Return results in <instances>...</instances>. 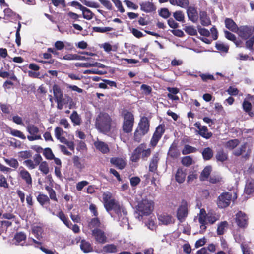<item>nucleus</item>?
<instances>
[{
	"instance_id": "0e129e2a",
	"label": "nucleus",
	"mask_w": 254,
	"mask_h": 254,
	"mask_svg": "<svg viewBox=\"0 0 254 254\" xmlns=\"http://www.w3.org/2000/svg\"><path fill=\"white\" fill-rule=\"evenodd\" d=\"M243 108L245 112L249 113L251 110L252 105L248 101L244 100L243 103Z\"/></svg>"
},
{
	"instance_id": "e433bc0d",
	"label": "nucleus",
	"mask_w": 254,
	"mask_h": 254,
	"mask_svg": "<svg viewBox=\"0 0 254 254\" xmlns=\"http://www.w3.org/2000/svg\"><path fill=\"white\" fill-rule=\"evenodd\" d=\"M117 251V247L113 244L107 245L103 248V251L105 253H115Z\"/></svg>"
},
{
	"instance_id": "6e6d98bb",
	"label": "nucleus",
	"mask_w": 254,
	"mask_h": 254,
	"mask_svg": "<svg viewBox=\"0 0 254 254\" xmlns=\"http://www.w3.org/2000/svg\"><path fill=\"white\" fill-rule=\"evenodd\" d=\"M192 159L190 156L184 157L182 159V163L186 166H189L192 164Z\"/></svg>"
},
{
	"instance_id": "393cba45",
	"label": "nucleus",
	"mask_w": 254,
	"mask_h": 254,
	"mask_svg": "<svg viewBox=\"0 0 254 254\" xmlns=\"http://www.w3.org/2000/svg\"><path fill=\"white\" fill-rule=\"evenodd\" d=\"M199 15L200 22L203 26H207L211 24V21L209 18L207 16V14L205 12H200Z\"/></svg>"
},
{
	"instance_id": "338daca9",
	"label": "nucleus",
	"mask_w": 254,
	"mask_h": 254,
	"mask_svg": "<svg viewBox=\"0 0 254 254\" xmlns=\"http://www.w3.org/2000/svg\"><path fill=\"white\" fill-rule=\"evenodd\" d=\"M216 47L217 49L225 52H227L229 49L228 46H226L223 43H217L216 44Z\"/></svg>"
},
{
	"instance_id": "052dcab7",
	"label": "nucleus",
	"mask_w": 254,
	"mask_h": 254,
	"mask_svg": "<svg viewBox=\"0 0 254 254\" xmlns=\"http://www.w3.org/2000/svg\"><path fill=\"white\" fill-rule=\"evenodd\" d=\"M254 43V36L251 37L246 42V47L251 51H253V46Z\"/></svg>"
},
{
	"instance_id": "5701e85b",
	"label": "nucleus",
	"mask_w": 254,
	"mask_h": 254,
	"mask_svg": "<svg viewBox=\"0 0 254 254\" xmlns=\"http://www.w3.org/2000/svg\"><path fill=\"white\" fill-rule=\"evenodd\" d=\"M54 96L56 101L64 99L62 92L57 85H54L53 87Z\"/></svg>"
},
{
	"instance_id": "9b49d317",
	"label": "nucleus",
	"mask_w": 254,
	"mask_h": 254,
	"mask_svg": "<svg viewBox=\"0 0 254 254\" xmlns=\"http://www.w3.org/2000/svg\"><path fill=\"white\" fill-rule=\"evenodd\" d=\"M188 213L187 204L186 202L183 203L177 210V217L178 219L181 222L184 221L188 215Z\"/></svg>"
},
{
	"instance_id": "79ce46f5",
	"label": "nucleus",
	"mask_w": 254,
	"mask_h": 254,
	"mask_svg": "<svg viewBox=\"0 0 254 254\" xmlns=\"http://www.w3.org/2000/svg\"><path fill=\"white\" fill-rule=\"evenodd\" d=\"M202 155L205 160H209L212 157L213 152L210 148L207 147L203 150Z\"/></svg>"
},
{
	"instance_id": "412c9836",
	"label": "nucleus",
	"mask_w": 254,
	"mask_h": 254,
	"mask_svg": "<svg viewBox=\"0 0 254 254\" xmlns=\"http://www.w3.org/2000/svg\"><path fill=\"white\" fill-rule=\"evenodd\" d=\"M78 5L79 9L82 12V15L84 18L87 20L91 19L93 16V13L91 12V11L86 7H84L81 4Z\"/></svg>"
},
{
	"instance_id": "37998d69",
	"label": "nucleus",
	"mask_w": 254,
	"mask_h": 254,
	"mask_svg": "<svg viewBox=\"0 0 254 254\" xmlns=\"http://www.w3.org/2000/svg\"><path fill=\"white\" fill-rule=\"evenodd\" d=\"M196 151V149L195 148L188 145H186L182 152L183 154L185 155L195 152Z\"/></svg>"
},
{
	"instance_id": "6e6552de",
	"label": "nucleus",
	"mask_w": 254,
	"mask_h": 254,
	"mask_svg": "<svg viewBox=\"0 0 254 254\" xmlns=\"http://www.w3.org/2000/svg\"><path fill=\"white\" fill-rule=\"evenodd\" d=\"M92 235L97 243L104 244L107 242V237L101 229L94 228L92 231Z\"/></svg>"
},
{
	"instance_id": "e2e57ef3",
	"label": "nucleus",
	"mask_w": 254,
	"mask_h": 254,
	"mask_svg": "<svg viewBox=\"0 0 254 254\" xmlns=\"http://www.w3.org/2000/svg\"><path fill=\"white\" fill-rule=\"evenodd\" d=\"M81 2L86 6L90 7L98 8L99 6L98 4L94 2L87 1L86 0H82Z\"/></svg>"
},
{
	"instance_id": "c85d7f7f",
	"label": "nucleus",
	"mask_w": 254,
	"mask_h": 254,
	"mask_svg": "<svg viewBox=\"0 0 254 254\" xmlns=\"http://www.w3.org/2000/svg\"><path fill=\"white\" fill-rule=\"evenodd\" d=\"M4 160L7 165L12 168L17 169L18 167L19 163L16 159L13 158L10 159L4 158Z\"/></svg>"
},
{
	"instance_id": "5fc2aeb1",
	"label": "nucleus",
	"mask_w": 254,
	"mask_h": 254,
	"mask_svg": "<svg viewBox=\"0 0 254 254\" xmlns=\"http://www.w3.org/2000/svg\"><path fill=\"white\" fill-rule=\"evenodd\" d=\"M93 30L97 32L104 33L106 32L110 31L112 30V28L109 27H94Z\"/></svg>"
},
{
	"instance_id": "13d9d810",
	"label": "nucleus",
	"mask_w": 254,
	"mask_h": 254,
	"mask_svg": "<svg viewBox=\"0 0 254 254\" xmlns=\"http://www.w3.org/2000/svg\"><path fill=\"white\" fill-rule=\"evenodd\" d=\"M44 155L45 157L49 160H52L54 158V155L50 148H46L44 150Z\"/></svg>"
},
{
	"instance_id": "a211bd4d",
	"label": "nucleus",
	"mask_w": 254,
	"mask_h": 254,
	"mask_svg": "<svg viewBox=\"0 0 254 254\" xmlns=\"http://www.w3.org/2000/svg\"><path fill=\"white\" fill-rule=\"evenodd\" d=\"M186 176V170L182 168H179L176 173L175 179L178 183H182L185 181Z\"/></svg>"
},
{
	"instance_id": "f3484780",
	"label": "nucleus",
	"mask_w": 254,
	"mask_h": 254,
	"mask_svg": "<svg viewBox=\"0 0 254 254\" xmlns=\"http://www.w3.org/2000/svg\"><path fill=\"white\" fill-rule=\"evenodd\" d=\"M254 192V180L253 179H248L244 190V193L249 195Z\"/></svg>"
},
{
	"instance_id": "423d86ee",
	"label": "nucleus",
	"mask_w": 254,
	"mask_h": 254,
	"mask_svg": "<svg viewBox=\"0 0 254 254\" xmlns=\"http://www.w3.org/2000/svg\"><path fill=\"white\" fill-rule=\"evenodd\" d=\"M134 124V117L132 113L127 112L124 115L122 129L124 132L128 133L132 130Z\"/></svg>"
},
{
	"instance_id": "4468645a",
	"label": "nucleus",
	"mask_w": 254,
	"mask_h": 254,
	"mask_svg": "<svg viewBox=\"0 0 254 254\" xmlns=\"http://www.w3.org/2000/svg\"><path fill=\"white\" fill-rule=\"evenodd\" d=\"M138 150L139 155L143 160H146L151 154V150L147 148L145 144H141L136 148Z\"/></svg>"
},
{
	"instance_id": "9d476101",
	"label": "nucleus",
	"mask_w": 254,
	"mask_h": 254,
	"mask_svg": "<svg viewBox=\"0 0 254 254\" xmlns=\"http://www.w3.org/2000/svg\"><path fill=\"white\" fill-rule=\"evenodd\" d=\"M235 220L239 227L244 228L248 224V217L245 213L242 211H239L236 214Z\"/></svg>"
},
{
	"instance_id": "20e7f679",
	"label": "nucleus",
	"mask_w": 254,
	"mask_h": 254,
	"mask_svg": "<svg viewBox=\"0 0 254 254\" xmlns=\"http://www.w3.org/2000/svg\"><path fill=\"white\" fill-rule=\"evenodd\" d=\"M153 208V202L150 200L145 199L138 203L137 211L139 215H148L152 213Z\"/></svg>"
},
{
	"instance_id": "0eeeda50",
	"label": "nucleus",
	"mask_w": 254,
	"mask_h": 254,
	"mask_svg": "<svg viewBox=\"0 0 254 254\" xmlns=\"http://www.w3.org/2000/svg\"><path fill=\"white\" fill-rule=\"evenodd\" d=\"M237 198L236 194H232L229 192H224L222 193L218 198L217 205L219 208H224L228 207L232 200V199H236Z\"/></svg>"
},
{
	"instance_id": "f8f14e48",
	"label": "nucleus",
	"mask_w": 254,
	"mask_h": 254,
	"mask_svg": "<svg viewBox=\"0 0 254 254\" xmlns=\"http://www.w3.org/2000/svg\"><path fill=\"white\" fill-rule=\"evenodd\" d=\"M94 145L96 150L101 152L103 154L108 153L110 151L108 145L105 142L99 140V139L94 141Z\"/></svg>"
},
{
	"instance_id": "4be33fe9",
	"label": "nucleus",
	"mask_w": 254,
	"mask_h": 254,
	"mask_svg": "<svg viewBox=\"0 0 254 254\" xmlns=\"http://www.w3.org/2000/svg\"><path fill=\"white\" fill-rule=\"evenodd\" d=\"M170 3L181 8H186L189 5L188 0H169Z\"/></svg>"
},
{
	"instance_id": "72a5a7b5",
	"label": "nucleus",
	"mask_w": 254,
	"mask_h": 254,
	"mask_svg": "<svg viewBox=\"0 0 254 254\" xmlns=\"http://www.w3.org/2000/svg\"><path fill=\"white\" fill-rule=\"evenodd\" d=\"M228 228V223L226 221H223L220 223L217 228V233L222 235L224 233Z\"/></svg>"
},
{
	"instance_id": "6ab92c4d",
	"label": "nucleus",
	"mask_w": 254,
	"mask_h": 254,
	"mask_svg": "<svg viewBox=\"0 0 254 254\" xmlns=\"http://www.w3.org/2000/svg\"><path fill=\"white\" fill-rule=\"evenodd\" d=\"M141 10L146 12H150L155 10L153 4L149 1H146L140 4Z\"/></svg>"
},
{
	"instance_id": "2eb2a0df",
	"label": "nucleus",
	"mask_w": 254,
	"mask_h": 254,
	"mask_svg": "<svg viewBox=\"0 0 254 254\" xmlns=\"http://www.w3.org/2000/svg\"><path fill=\"white\" fill-rule=\"evenodd\" d=\"M158 219L160 224L168 225L174 222L172 216L165 213L158 215Z\"/></svg>"
},
{
	"instance_id": "cd10ccee",
	"label": "nucleus",
	"mask_w": 254,
	"mask_h": 254,
	"mask_svg": "<svg viewBox=\"0 0 254 254\" xmlns=\"http://www.w3.org/2000/svg\"><path fill=\"white\" fill-rule=\"evenodd\" d=\"M158 160L159 157L157 154H155L153 156L149 165V170L150 171L153 172L157 169Z\"/></svg>"
},
{
	"instance_id": "a19ab883",
	"label": "nucleus",
	"mask_w": 254,
	"mask_h": 254,
	"mask_svg": "<svg viewBox=\"0 0 254 254\" xmlns=\"http://www.w3.org/2000/svg\"><path fill=\"white\" fill-rule=\"evenodd\" d=\"M27 131L31 135H38L39 132L38 128L33 125H29L26 127Z\"/></svg>"
},
{
	"instance_id": "1a4fd4ad",
	"label": "nucleus",
	"mask_w": 254,
	"mask_h": 254,
	"mask_svg": "<svg viewBox=\"0 0 254 254\" xmlns=\"http://www.w3.org/2000/svg\"><path fill=\"white\" fill-rule=\"evenodd\" d=\"M253 30L251 27L241 26L238 28L236 33L242 38L246 39L252 34Z\"/></svg>"
},
{
	"instance_id": "b1692460",
	"label": "nucleus",
	"mask_w": 254,
	"mask_h": 254,
	"mask_svg": "<svg viewBox=\"0 0 254 254\" xmlns=\"http://www.w3.org/2000/svg\"><path fill=\"white\" fill-rule=\"evenodd\" d=\"M226 27L234 32H236L238 29V26L233 20L231 19L227 18L225 21Z\"/></svg>"
},
{
	"instance_id": "c756f323",
	"label": "nucleus",
	"mask_w": 254,
	"mask_h": 254,
	"mask_svg": "<svg viewBox=\"0 0 254 254\" xmlns=\"http://www.w3.org/2000/svg\"><path fill=\"white\" fill-rule=\"evenodd\" d=\"M39 170L44 175H47L49 172L48 164L46 161L41 162L39 165Z\"/></svg>"
},
{
	"instance_id": "a878e982",
	"label": "nucleus",
	"mask_w": 254,
	"mask_h": 254,
	"mask_svg": "<svg viewBox=\"0 0 254 254\" xmlns=\"http://www.w3.org/2000/svg\"><path fill=\"white\" fill-rule=\"evenodd\" d=\"M80 247L84 253H88L92 251V247L90 243L85 240L81 241Z\"/></svg>"
},
{
	"instance_id": "49530a36",
	"label": "nucleus",
	"mask_w": 254,
	"mask_h": 254,
	"mask_svg": "<svg viewBox=\"0 0 254 254\" xmlns=\"http://www.w3.org/2000/svg\"><path fill=\"white\" fill-rule=\"evenodd\" d=\"M16 244H20L21 242L24 241L26 239V235L22 232H20L15 235L14 237Z\"/></svg>"
},
{
	"instance_id": "680f3d73",
	"label": "nucleus",
	"mask_w": 254,
	"mask_h": 254,
	"mask_svg": "<svg viewBox=\"0 0 254 254\" xmlns=\"http://www.w3.org/2000/svg\"><path fill=\"white\" fill-rule=\"evenodd\" d=\"M19 157L23 158L26 159L30 158L32 156L31 152L30 151H23L19 152L18 153Z\"/></svg>"
},
{
	"instance_id": "09e8293b",
	"label": "nucleus",
	"mask_w": 254,
	"mask_h": 254,
	"mask_svg": "<svg viewBox=\"0 0 254 254\" xmlns=\"http://www.w3.org/2000/svg\"><path fill=\"white\" fill-rule=\"evenodd\" d=\"M173 16L175 19L180 22H182L184 20V15L181 11H177L174 13Z\"/></svg>"
},
{
	"instance_id": "8fccbe9b",
	"label": "nucleus",
	"mask_w": 254,
	"mask_h": 254,
	"mask_svg": "<svg viewBox=\"0 0 254 254\" xmlns=\"http://www.w3.org/2000/svg\"><path fill=\"white\" fill-rule=\"evenodd\" d=\"M206 213L204 209L200 210L198 214V221L199 223H203L206 222Z\"/></svg>"
},
{
	"instance_id": "bb28decb",
	"label": "nucleus",
	"mask_w": 254,
	"mask_h": 254,
	"mask_svg": "<svg viewBox=\"0 0 254 254\" xmlns=\"http://www.w3.org/2000/svg\"><path fill=\"white\" fill-rule=\"evenodd\" d=\"M43 230L41 227L37 226L33 227L32 233L38 239L40 240L43 237Z\"/></svg>"
},
{
	"instance_id": "2f4dec72",
	"label": "nucleus",
	"mask_w": 254,
	"mask_h": 254,
	"mask_svg": "<svg viewBox=\"0 0 254 254\" xmlns=\"http://www.w3.org/2000/svg\"><path fill=\"white\" fill-rule=\"evenodd\" d=\"M211 170V167L210 166H206L201 172L200 180L202 181L206 180L210 175Z\"/></svg>"
},
{
	"instance_id": "69168bd1",
	"label": "nucleus",
	"mask_w": 254,
	"mask_h": 254,
	"mask_svg": "<svg viewBox=\"0 0 254 254\" xmlns=\"http://www.w3.org/2000/svg\"><path fill=\"white\" fill-rule=\"evenodd\" d=\"M107 9L111 10L112 5L111 3L108 0H98Z\"/></svg>"
},
{
	"instance_id": "ddd939ff",
	"label": "nucleus",
	"mask_w": 254,
	"mask_h": 254,
	"mask_svg": "<svg viewBox=\"0 0 254 254\" xmlns=\"http://www.w3.org/2000/svg\"><path fill=\"white\" fill-rule=\"evenodd\" d=\"M19 174L20 177L24 180L27 185H31L32 183V177L30 174L24 167L19 168Z\"/></svg>"
},
{
	"instance_id": "7c9ffc66",
	"label": "nucleus",
	"mask_w": 254,
	"mask_h": 254,
	"mask_svg": "<svg viewBox=\"0 0 254 254\" xmlns=\"http://www.w3.org/2000/svg\"><path fill=\"white\" fill-rule=\"evenodd\" d=\"M57 216L68 228H70V221L62 211H60Z\"/></svg>"
},
{
	"instance_id": "ea45409f",
	"label": "nucleus",
	"mask_w": 254,
	"mask_h": 254,
	"mask_svg": "<svg viewBox=\"0 0 254 254\" xmlns=\"http://www.w3.org/2000/svg\"><path fill=\"white\" fill-rule=\"evenodd\" d=\"M64 133V130L60 127H56L55 129V135L56 137L62 142V138H65L63 136Z\"/></svg>"
},
{
	"instance_id": "473e14b6",
	"label": "nucleus",
	"mask_w": 254,
	"mask_h": 254,
	"mask_svg": "<svg viewBox=\"0 0 254 254\" xmlns=\"http://www.w3.org/2000/svg\"><path fill=\"white\" fill-rule=\"evenodd\" d=\"M199 134L204 138H209L212 136V133L209 132L206 126H203L201 129L199 131Z\"/></svg>"
},
{
	"instance_id": "4d7b16f0",
	"label": "nucleus",
	"mask_w": 254,
	"mask_h": 254,
	"mask_svg": "<svg viewBox=\"0 0 254 254\" xmlns=\"http://www.w3.org/2000/svg\"><path fill=\"white\" fill-rule=\"evenodd\" d=\"M23 163L29 169H35L37 166V164H35L32 160L30 159L24 161Z\"/></svg>"
},
{
	"instance_id": "4c0bfd02",
	"label": "nucleus",
	"mask_w": 254,
	"mask_h": 254,
	"mask_svg": "<svg viewBox=\"0 0 254 254\" xmlns=\"http://www.w3.org/2000/svg\"><path fill=\"white\" fill-rule=\"evenodd\" d=\"M184 30L189 35L194 36L197 35V30L193 26H186L184 28Z\"/></svg>"
},
{
	"instance_id": "de8ad7c7",
	"label": "nucleus",
	"mask_w": 254,
	"mask_h": 254,
	"mask_svg": "<svg viewBox=\"0 0 254 254\" xmlns=\"http://www.w3.org/2000/svg\"><path fill=\"white\" fill-rule=\"evenodd\" d=\"M10 134L14 136L18 137L22 139H25L26 138L24 134L20 131L16 130V129H11L10 130Z\"/></svg>"
},
{
	"instance_id": "603ef678",
	"label": "nucleus",
	"mask_w": 254,
	"mask_h": 254,
	"mask_svg": "<svg viewBox=\"0 0 254 254\" xmlns=\"http://www.w3.org/2000/svg\"><path fill=\"white\" fill-rule=\"evenodd\" d=\"M73 162L74 165L79 169H82L84 167L83 165L80 161V158L77 156H75L73 158Z\"/></svg>"
},
{
	"instance_id": "c9c22d12",
	"label": "nucleus",
	"mask_w": 254,
	"mask_h": 254,
	"mask_svg": "<svg viewBox=\"0 0 254 254\" xmlns=\"http://www.w3.org/2000/svg\"><path fill=\"white\" fill-rule=\"evenodd\" d=\"M155 218L154 217H151L148 220V221L146 222V226L148 227V229L154 230L157 227V225L155 222Z\"/></svg>"
},
{
	"instance_id": "7ed1b4c3",
	"label": "nucleus",
	"mask_w": 254,
	"mask_h": 254,
	"mask_svg": "<svg viewBox=\"0 0 254 254\" xmlns=\"http://www.w3.org/2000/svg\"><path fill=\"white\" fill-rule=\"evenodd\" d=\"M239 143V140L237 139L230 140L225 143V147L230 150H233V154L235 156H238L245 152L247 147V143H244L238 148H236Z\"/></svg>"
},
{
	"instance_id": "f03ea898",
	"label": "nucleus",
	"mask_w": 254,
	"mask_h": 254,
	"mask_svg": "<svg viewBox=\"0 0 254 254\" xmlns=\"http://www.w3.org/2000/svg\"><path fill=\"white\" fill-rule=\"evenodd\" d=\"M112 120L109 115L106 113H100L96 119V127L103 133L108 132L111 129Z\"/></svg>"
},
{
	"instance_id": "f704fd0d",
	"label": "nucleus",
	"mask_w": 254,
	"mask_h": 254,
	"mask_svg": "<svg viewBox=\"0 0 254 254\" xmlns=\"http://www.w3.org/2000/svg\"><path fill=\"white\" fill-rule=\"evenodd\" d=\"M70 119L75 125H79L81 123V119L76 111H74L70 115Z\"/></svg>"
},
{
	"instance_id": "f257e3e1",
	"label": "nucleus",
	"mask_w": 254,
	"mask_h": 254,
	"mask_svg": "<svg viewBox=\"0 0 254 254\" xmlns=\"http://www.w3.org/2000/svg\"><path fill=\"white\" fill-rule=\"evenodd\" d=\"M104 205L107 211L113 210L119 217L126 216L127 212L123 206L112 198V194L109 192H104L103 194Z\"/></svg>"
},
{
	"instance_id": "dca6fc26",
	"label": "nucleus",
	"mask_w": 254,
	"mask_h": 254,
	"mask_svg": "<svg viewBox=\"0 0 254 254\" xmlns=\"http://www.w3.org/2000/svg\"><path fill=\"white\" fill-rule=\"evenodd\" d=\"M187 14L189 19L193 23L198 20V13L196 9L193 7H190L187 9Z\"/></svg>"
},
{
	"instance_id": "774afa93",
	"label": "nucleus",
	"mask_w": 254,
	"mask_h": 254,
	"mask_svg": "<svg viewBox=\"0 0 254 254\" xmlns=\"http://www.w3.org/2000/svg\"><path fill=\"white\" fill-rule=\"evenodd\" d=\"M0 186L5 188H7L8 187L6 179L2 175H0Z\"/></svg>"
},
{
	"instance_id": "a18cd8bd",
	"label": "nucleus",
	"mask_w": 254,
	"mask_h": 254,
	"mask_svg": "<svg viewBox=\"0 0 254 254\" xmlns=\"http://www.w3.org/2000/svg\"><path fill=\"white\" fill-rule=\"evenodd\" d=\"M37 201L40 203L41 205H43L46 202L49 201V197L44 194H39L37 197Z\"/></svg>"
},
{
	"instance_id": "58836bf2",
	"label": "nucleus",
	"mask_w": 254,
	"mask_h": 254,
	"mask_svg": "<svg viewBox=\"0 0 254 254\" xmlns=\"http://www.w3.org/2000/svg\"><path fill=\"white\" fill-rule=\"evenodd\" d=\"M101 47L107 52H109L111 51H116L117 49V46L116 45H112L109 43L103 44Z\"/></svg>"
},
{
	"instance_id": "864d4df0",
	"label": "nucleus",
	"mask_w": 254,
	"mask_h": 254,
	"mask_svg": "<svg viewBox=\"0 0 254 254\" xmlns=\"http://www.w3.org/2000/svg\"><path fill=\"white\" fill-rule=\"evenodd\" d=\"M218 219V217L216 214H213L212 213H209L207 220L209 222V223L211 224H213Z\"/></svg>"
},
{
	"instance_id": "3c124183",
	"label": "nucleus",
	"mask_w": 254,
	"mask_h": 254,
	"mask_svg": "<svg viewBox=\"0 0 254 254\" xmlns=\"http://www.w3.org/2000/svg\"><path fill=\"white\" fill-rule=\"evenodd\" d=\"M216 157L218 161L223 162L227 159V155L223 151H219L217 153Z\"/></svg>"
},
{
	"instance_id": "bf43d9fd",
	"label": "nucleus",
	"mask_w": 254,
	"mask_h": 254,
	"mask_svg": "<svg viewBox=\"0 0 254 254\" xmlns=\"http://www.w3.org/2000/svg\"><path fill=\"white\" fill-rule=\"evenodd\" d=\"M89 226L92 228H98L100 226L99 220L97 218L93 219L89 224Z\"/></svg>"
},
{
	"instance_id": "aec40b11",
	"label": "nucleus",
	"mask_w": 254,
	"mask_h": 254,
	"mask_svg": "<svg viewBox=\"0 0 254 254\" xmlns=\"http://www.w3.org/2000/svg\"><path fill=\"white\" fill-rule=\"evenodd\" d=\"M110 162L120 169H123L126 165L125 160L121 158H112L110 160Z\"/></svg>"
},
{
	"instance_id": "39448f33",
	"label": "nucleus",
	"mask_w": 254,
	"mask_h": 254,
	"mask_svg": "<svg viewBox=\"0 0 254 254\" xmlns=\"http://www.w3.org/2000/svg\"><path fill=\"white\" fill-rule=\"evenodd\" d=\"M149 124L148 119L146 117L141 118L138 127L134 132L135 140H138L141 136L145 135L149 130Z\"/></svg>"
},
{
	"instance_id": "c03bdc74",
	"label": "nucleus",
	"mask_w": 254,
	"mask_h": 254,
	"mask_svg": "<svg viewBox=\"0 0 254 254\" xmlns=\"http://www.w3.org/2000/svg\"><path fill=\"white\" fill-rule=\"evenodd\" d=\"M140 158H141V155H139L138 150L135 149L133 151L130 156V159L133 162H137L139 161Z\"/></svg>"
}]
</instances>
